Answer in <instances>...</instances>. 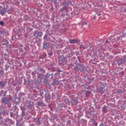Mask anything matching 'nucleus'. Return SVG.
I'll return each instance as SVG.
<instances>
[{"label":"nucleus","mask_w":126,"mask_h":126,"mask_svg":"<svg viewBox=\"0 0 126 126\" xmlns=\"http://www.w3.org/2000/svg\"><path fill=\"white\" fill-rule=\"evenodd\" d=\"M107 87V85L104 84L103 83L99 82L98 83V87L97 88V90L98 92L103 94L104 92H105V89Z\"/></svg>","instance_id":"f257e3e1"},{"label":"nucleus","mask_w":126,"mask_h":126,"mask_svg":"<svg viewBox=\"0 0 126 126\" xmlns=\"http://www.w3.org/2000/svg\"><path fill=\"white\" fill-rule=\"evenodd\" d=\"M42 35H43V33L42 32H39L38 31H34L33 33V36L35 37V38H38V37H42Z\"/></svg>","instance_id":"f03ea898"},{"label":"nucleus","mask_w":126,"mask_h":126,"mask_svg":"<svg viewBox=\"0 0 126 126\" xmlns=\"http://www.w3.org/2000/svg\"><path fill=\"white\" fill-rule=\"evenodd\" d=\"M69 42L70 44H75V43H78L79 41L76 39H69Z\"/></svg>","instance_id":"7ed1b4c3"},{"label":"nucleus","mask_w":126,"mask_h":126,"mask_svg":"<svg viewBox=\"0 0 126 126\" xmlns=\"http://www.w3.org/2000/svg\"><path fill=\"white\" fill-rule=\"evenodd\" d=\"M6 85V82L1 81L0 82V87H4Z\"/></svg>","instance_id":"20e7f679"},{"label":"nucleus","mask_w":126,"mask_h":126,"mask_svg":"<svg viewBox=\"0 0 126 126\" xmlns=\"http://www.w3.org/2000/svg\"><path fill=\"white\" fill-rule=\"evenodd\" d=\"M78 103V101H77V99H72V105H76Z\"/></svg>","instance_id":"39448f33"},{"label":"nucleus","mask_w":126,"mask_h":126,"mask_svg":"<svg viewBox=\"0 0 126 126\" xmlns=\"http://www.w3.org/2000/svg\"><path fill=\"white\" fill-rule=\"evenodd\" d=\"M46 99H48V100H50V99H51V95L50 94H47Z\"/></svg>","instance_id":"423d86ee"},{"label":"nucleus","mask_w":126,"mask_h":126,"mask_svg":"<svg viewBox=\"0 0 126 126\" xmlns=\"http://www.w3.org/2000/svg\"><path fill=\"white\" fill-rule=\"evenodd\" d=\"M2 103H4V104H5V103H6V102H7V99H6V98H4L2 99Z\"/></svg>","instance_id":"0eeeda50"},{"label":"nucleus","mask_w":126,"mask_h":126,"mask_svg":"<svg viewBox=\"0 0 126 126\" xmlns=\"http://www.w3.org/2000/svg\"><path fill=\"white\" fill-rule=\"evenodd\" d=\"M79 70L80 71H83V67H82V66H79Z\"/></svg>","instance_id":"6e6552de"},{"label":"nucleus","mask_w":126,"mask_h":126,"mask_svg":"<svg viewBox=\"0 0 126 126\" xmlns=\"http://www.w3.org/2000/svg\"><path fill=\"white\" fill-rule=\"evenodd\" d=\"M0 14H1V15H4V14H5V11H4V10H1Z\"/></svg>","instance_id":"1a4fd4ad"},{"label":"nucleus","mask_w":126,"mask_h":126,"mask_svg":"<svg viewBox=\"0 0 126 126\" xmlns=\"http://www.w3.org/2000/svg\"><path fill=\"white\" fill-rule=\"evenodd\" d=\"M118 63L119 65H120L122 64V63H123V61H122V60H119L118 61Z\"/></svg>","instance_id":"9d476101"},{"label":"nucleus","mask_w":126,"mask_h":126,"mask_svg":"<svg viewBox=\"0 0 126 126\" xmlns=\"http://www.w3.org/2000/svg\"><path fill=\"white\" fill-rule=\"evenodd\" d=\"M46 48H48V45L46 43H44L43 44V48L46 49Z\"/></svg>","instance_id":"9b49d317"},{"label":"nucleus","mask_w":126,"mask_h":126,"mask_svg":"<svg viewBox=\"0 0 126 126\" xmlns=\"http://www.w3.org/2000/svg\"><path fill=\"white\" fill-rule=\"evenodd\" d=\"M0 25H1V26H4V23L3 22V21H0Z\"/></svg>","instance_id":"f8f14e48"},{"label":"nucleus","mask_w":126,"mask_h":126,"mask_svg":"<svg viewBox=\"0 0 126 126\" xmlns=\"http://www.w3.org/2000/svg\"><path fill=\"white\" fill-rule=\"evenodd\" d=\"M117 93H123V91L122 90H117Z\"/></svg>","instance_id":"ddd939ff"},{"label":"nucleus","mask_w":126,"mask_h":126,"mask_svg":"<svg viewBox=\"0 0 126 126\" xmlns=\"http://www.w3.org/2000/svg\"><path fill=\"white\" fill-rule=\"evenodd\" d=\"M43 102H40L38 103V105L39 106H41V105H43Z\"/></svg>","instance_id":"4468645a"},{"label":"nucleus","mask_w":126,"mask_h":126,"mask_svg":"<svg viewBox=\"0 0 126 126\" xmlns=\"http://www.w3.org/2000/svg\"><path fill=\"white\" fill-rule=\"evenodd\" d=\"M65 102H66V103H68V99H65Z\"/></svg>","instance_id":"2eb2a0df"},{"label":"nucleus","mask_w":126,"mask_h":126,"mask_svg":"<svg viewBox=\"0 0 126 126\" xmlns=\"http://www.w3.org/2000/svg\"><path fill=\"white\" fill-rule=\"evenodd\" d=\"M41 76V74L38 73V77H40Z\"/></svg>","instance_id":"dca6fc26"},{"label":"nucleus","mask_w":126,"mask_h":126,"mask_svg":"<svg viewBox=\"0 0 126 126\" xmlns=\"http://www.w3.org/2000/svg\"><path fill=\"white\" fill-rule=\"evenodd\" d=\"M108 40L105 41V43H108Z\"/></svg>","instance_id":"f3484780"},{"label":"nucleus","mask_w":126,"mask_h":126,"mask_svg":"<svg viewBox=\"0 0 126 126\" xmlns=\"http://www.w3.org/2000/svg\"><path fill=\"white\" fill-rule=\"evenodd\" d=\"M122 74H124V72H121Z\"/></svg>","instance_id":"a211bd4d"},{"label":"nucleus","mask_w":126,"mask_h":126,"mask_svg":"<svg viewBox=\"0 0 126 126\" xmlns=\"http://www.w3.org/2000/svg\"><path fill=\"white\" fill-rule=\"evenodd\" d=\"M44 58H45V57H46V55H45V54H44Z\"/></svg>","instance_id":"6ab92c4d"},{"label":"nucleus","mask_w":126,"mask_h":126,"mask_svg":"<svg viewBox=\"0 0 126 126\" xmlns=\"http://www.w3.org/2000/svg\"><path fill=\"white\" fill-rule=\"evenodd\" d=\"M6 55H7V54H6H6H5V56H6Z\"/></svg>","instance_id":"aec40b11"},{"label":"nucleus","mask_w":126,"mask_h":126,"mask_svg":"<svg viewBox=\"0 0 126 126\" xmlns=\"http://www.w3.org/2000/svg\"><path fill=\"white\" fill-rule=\"evenodd\" d=\"M88 93V94H89V93H90V92H89V93Z\"/></svg>","instance_id":"412c9836"}]
</instances>
